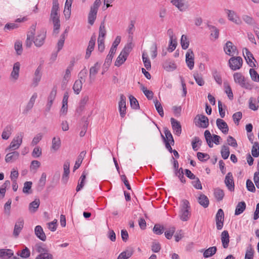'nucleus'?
<instances>
[{
  "label": "nucleus",
  "instance_id": "9",
  "mask_svg": "<svg viewBox=\"0 0 259 259\" xmlns=\"http://www.w3.org/2000/svg\"><path fill=\"white\" fill-rule=\"evenodd\" d=\"M225 11L229 21L237 25H240L242 23L241 19L234 11L225 9Z\"/></svg>",
  "mask_w": 259,
  "mask_h": 259
},
{
  "label": "nucleus",
  "instance_id": "42",
  "mask_svg": "<svg viewBox=\"0 0 259 259\" xmlns=\"http://www.w3.org/2000/svg\"><path fill=\"white\" fill-rule=\"evenodd\" d=\"M164 69L167 71H172L174 70L177 66L174 62L171 61H166L163 65Z\"/></svg>",
  "mask_w": 259,
  "mask_h": 259
},
{
  "label": "nucleus",
  "instance_id": "18",
  "mask_svg": "<svg viewBox=\"0 0 259 259\" xmlns=\"http://www.w3.org/2000/svg\"><path fill=\"white\" fill-rule=\"evenodd\" d=\"M96 35L95 34L93 35L90 39V40L89 41V45L88 46V48L87 49L86 51V54H85V58L88 59L92 52V51L94 49V47L95 45V41H96Z\"/></svg>",
  "mask_w": 259,
  "mask_h": 259
},
{
  "label": "nucleus",
  "instance_id": "22",
  "mask_svg": "<svg viewBox=\"0 0 259 259\" xmlns=\"http://www.w3.org/2000/svg\"><path fill=\"white\" fill-rule=\"evenodd\" d=\"M20 64L19 62H16L14 64L13 70L11 73V79L15 81L17 80L19 76Z\"/></svg>",
  "mask_w": 259,
  "mask_h": 259
},
{
  "label": "nucleus",
  "instance_id": "50",
  "mask_svg": "<svg viewBox=\"0 0 259 259\" xmlns=\"http://www.w3.org/2000/svg\"><path fill=\"white\" fill-rule=\"evenodd\" d=\"M47 175L45 172L41 174V177L39 180L37 189L39 190H41L45 186L46 182Z\"/></svg>",
  "mask_w": 259,
  "mask_h": 259
},
{
  "label": "nucleus",
  "instance_id": "45",
  "mask_svg": "<svg viewBox=\"0 0 259 259\" xmlns=\"http://www.w3.org/2000/svg\"><path fill=\"white\" fill-rule=\"evenodd\" d=\"M72 70V66H69L66 69L65 73L64 75L62 83L63 84H66L70 78L71 71Z\"/></svg>",
  "mask_w": 259,
  "mask_h": 259
},
{
  "label": "nucleus",
  "instance_id": "25",
  "mask_svg": "<svg viewBox=\"0 0 259 259\" xmlns=\"http://www.w3.org/2000/svg\"><path fill=\"white\" fill-rule=\"evenodd\" d=\"M221 239L222 243V245L224 248H227L229 246L230 242L229 235L227 231H223L221 235Z\"/></svg>",
  "mask_w": 259,
  "mask_h": 259
},
{
  "label": "nucleus",
  "instance_id": "64",
  "mask_svg": "<svg viewBox=\"0 0 259 259\" xmlns=\"http://www.w3.org/2000/svg\"><path fill=\"white\" fill-rule=\"evenodd\" d=\"M177 45V42L176 38L170 39L168 51L170 52H172L176 48Z\"/></svg>",
  "mask_w": 259,
  "mask_h": 259
},
{
  "label": "nucleus",
  "instance_id": "16",
  "mask_svg": "<svg viewBox=\"0 0 259 259\" xmlns=\"http://www.w3.org/2000/svg\"><path fill=\"white\" fill-rule=\"evenodd\" d=\"M186 62L190 69H192L194 65V55L192 50L189 49L186 54Z\"/></svg>",
  "mask_w": 259,
  "mask_h": 259
},
{
  "label": "nucleus",
  "instance_id": "29",
  "mask_svg": "<svg viewBox=\"0 0 259 259\" xmlns=\"http://www.w3.org/2000/svg\"><path fill=\"white\" fill-rule=\"evenodd\" d=\"M34 232L37 237L41 241H45L46 240V236L40 226L38 225L35 227Z\"/></svg>",
  "mask_w": 259,
  "mask_h": 259
},
{
  "label": "nucleus",
  "instance_id": "36",
  "mask_svg": "<svg viewBox=\"0 0 259 259\" xmlns=\"http://www.w3.org/2000/svg\"><path fill=\"white\" fill-rule=\"evenodd\" d=\"M13 255V252L9 249H0V257L8 258Z\"/></svg>",
  "mask_w": 259,
  "mask_h": 259
},
{
  "label": "nucleus",
  "instance_id": "51",
  "mask_svg": "<svg viewBox=\"0 0 259 259\" xmlns=\"http://www.w3.org/2000/svg\"><path fill=\"white\" fill-rule=\"evenodd\" d=\"M221 155L223 159H226L228 158L230 154L229 148L226 145H223L221 149Z\"/></svg>",
  "mask_w": 259,
  "mask_h": 259
},
{
  "label": "nucleus",
  "instance_id": "54",
  "mask_svg": "<svg viewBox=\"0 0 259 259\" xmlns=\"http://www.w3.org/2000/svg\"><path fill=\"white\" fill-rule=\"evenodd\" d=\"M17 254L22 258H28L30 255V251L27 247H25L20 252H18Z\"/></svg>",
  "mask_w": 259,
  "mask_h": 259
},
{
  "label": "nucleus",
  "instance_id": "30",
  "mask_svg": "<svg viewBox=\"0 0 259 259\" xmlns=\"http://www.w3.org/2000/svg\"><path fill=\"white\" fill-rule=\"evenodd\" d=\"M19 153L17 151H14L12 152L8 153L5 157L6 162H10L16 161L19 157Z\"/></svg>",
  "mask_w": 259,
  "mask_h": 259
},
{
  "label": "nucleus",
  "instance_id": "31",
  "mask_svg": "<svg viewBox=\"0 0 259 259\" xmlns=\"http://www.w3.org/2000/svg\"><path fill=\"white\" fill-rule=\"evenodd\" d=\"M134 251V249L133 248H128L125 251L122 252L118 255L117 259H128L133 254Z\"/></svg>",
  "mask_w": 259,
  "mask_h": 259
},
{
  "label": "nucleus",
  "instance_id": "26",
  "mask_svg": "<svg viewBox=\"0 0 259 259\" xmlns=\"http://www.w3.org/2000/svg\"><path fill=\"white\" fill-rule=\"evenodd\" d=\"M245 55H244V57L247 64L251 67H255L256 65L254 62L253 61V60H254L255 62L256 61L254 59L252 54L248 51V49L245 48Z\"/></svg>",
  "mask_w": 259,
  "mask_h": 259
},
{
  "label": "nucleus",
  "instance_id": "48",
  "mask_svg": "<svg viewBox=\"0 0 259 259\" xmlns=\"http://www.w3.org/2000/svg\"><path fill=\"white\" fill-rule=\"evenodd\" d=\"M208 27L211 31L210 36L214 37V39L219 37V30L214 26L208 25Z\"/></svg>",
  "mask_w": 259,
  "mask_h": 259
},
{
  "label": "nucleus",
  "instance_id": "8",
  "mask_svg": "<svg viewBox=\"0 0 259 259\" xmlns=\"http://www.w3.org/2000/svg\"><path fill=\"white\" fill-rule=\"evenodd\" d=\"M195 125L200 127L206 128L209 125L208 118L204 115L198 114L194 120Z\"/></svg>",
  "mask_w": 259,
  "mask_h": 259
},
{
  "label": "nucleus",
  "instance_id": "1",
  "mask_svg": "<svg viewBox=\"0 0 259 259\" xmlns=\"http://www.w3.org/2000/svg\"><path fill=\"white\" fill-rule=\"evenodd\" d=\"M49 21L53 25V33L56 35L58 34L60 28V10L58 0L52 1V7Z\"/></svg>",
  "mask_w": 259,
  "mask_h": 259
},
{
  "label": "nucleus",
  "instance_id": "60",
  "mask_svg": "<svg viewBox=\"0 0 259 259\" xmlns=\"http://www.w3.org/2000/svg\"><path fill=\"white\" fill-rule=\"evenodd\" d=\"M251 154L254 157H257L259 155V144L258 142H255L251 149Z\"/></svg>",
  "mask_w": 259,
  "mask_h": 259
},
{
  "label": "nucleus",
  "instance_id": "27",
  "mask_svg": "<svg viewBox=\"0 0 259 259\" xmlns=\"http://www.w3.org/2000/svg\"><path fill=\"white\" fill-rule=\"evenodd\" d=\"M170 3L180 11H184L187 8L185 0H171Z\"/></svg>",
  "mask_w": 259,
  "mask_h": 259
},
{
  "label": "nucleus",
  "instance_id": "34",
  "mask_svg": "<svg viewBox=\"0 0 259 259\" xmlns=\"http://www.w3.org/2000/svg\"><path fill=\"white\" fill-rule=\"evenodd\" d=\"M138 84L140 85V89L142 91L147 99L149 100L152 99L153 96V93L151 91L147 90V88L140 82H138Z\"/></svg>",
  "mask_w": 259,
  "mask_h": 259
},
{
  "label": "nucleus",
  "instance_id": "56",
  "mask_svg": "<svg viewBox=\"0 0 259 259\" xmlns=\"http://www.w3.org/2000/svg\"><path fill=\"white\" fill-rule=\"evenodd\" d=\"M201 143L202 141H201V140L198 137H195L192 142V146L193 149L194 151H197L198 150V145L200 146L201 145Z\"/></svg>",
  "mask_w": 259,
  "mask_h": 259
},
{
  "label": "nucleus",
  "instance_id": "52",
  "mask_svg": "<svg viewBox=\"0 0 259 259\" xmlns=\"http://www.w3.org/2000/svg\"><path fill=\"white\" fill-rule=\"evenodd\" d=\"M193 76L195 81L199 86H202L204 84V81L201 75L199 74L198 72H195Z\"/></svg>",
  "mask_w": 259,
  "mask_h": 259
},
{
  "label": "nucleus",
  "instance_id": "5",
  "mask_svg": "<svg viewBox=\"0 0 259 259\" xmlns=\"http://www.w3.org/2000/svg\"><path fill=\"white\" fill-rule=\"evenodd\" d=\"M24 133L20 132L14 137L10 145L6 149V151L16 150L20 147L22 143Z\"/></svg>",
  "mask_w": 259,
  "mask_h": 259
},
{
  "label": "nucleus",
  "instance_id": "32",
  "mask_svg": "<svg viewBox=\"0 0 259 259\" xmlns=\"http://www.w3.org/2000/svg\"><path fill=\"white\" fill-rule=\"evenodd\" d=\"M70 163L69 162L66 161L63 166L64 173L62 178V181L64 183H66L68 180V175L70 172L69 170Z\"/></svg>",
  "mask_w": 259,
  "mask_h": 259
},
{
  "label": "nucleus",
  "instance_id": "61",
  "mask_svg": "<svg viewBox=\"0 0 259 259\" xmlns=\"http://www.w3.org/2000/svg\"><path fill=\"white\" fill-rule=\"evenodd\" d=\"M249 74L251 79L255 82H259V74L252 68L250 69Z\"/></svg>",
  "mask_w": 259,
  "mask_h": 259
},
{
  "label": "nucleus",
  "instance_id": "3",
  "mask_svg": "<svg viewBox=\"0 0 259 259\" xmlns=\"http://www.w3.org/2000/svg\"><path fill=\"white\" fill-rule=\"evenodd\" d=\"M87 74L88 70L86 69H83L79 73V79L75 81L73 86L74 92L76 95L79 94L80 92L82 87V83L85 81V77Z\"/></svg>",
  "mask_w": 259,
  "mask_h": 259
},
{
  "label": "nucleus",
  "instance_id": "6",
  "mask_svg": "<svg viewBox=\"0 0 259 259\" xmlns=\"http://www.w3.org/2000/svg\"><path fill=\"white\" fill-rule=\"evenodd\" d=\"M101 4V0H96L91 7L88 15V22L91 25H93L96 19L98 10Z\"/></svg>",
  "mask_w": 259,
  "mask_h": 259
},
{
  "label": "nucleus",
  "instance_id": "24",
  "mask_svg": "<svg viewBox=\"0 0 259 259\" xmlns=\"http://www.w3.org/2000/svg\"><path fill=\"white\" fill-rule=\"evenodd\" d=\"M216 124L218 127L222 131L224 134H228L229 132V127L227 123L223 119L218 118L217 119Z\"/></svg>",
  "mask_w": 259,
  "mask_h": 259
},
{
  "label": "nucleus",
  "instance_id": "49",
  "mask_svg": "<svg viewBox=\"0 0 259 259\" xmlns=\"http://www.w3.org/2000/svg\"><path fill=\"white\" fill-rule=\"evenodd\" d=\"M154 103L157 111L159 115L163 117L164 116V112L161 103L156 99L154 100Z\"/></svg>",
  "mask_w": 259,
  "mask_h": 259
},
{
  "label": "nucleus",
  "instance_id": "20",
  "mask_svg": "<svg viewBox=\"0 0 259 259\" xmlns=\"http://www.w3.org/2000/svg\"><path fill=\"white\" fill-rule=\"evenodd\" d=\"M24 223V220L22 218H19L17 221L13 231V235L15 237H17L19 235L23 228Z\"/></svg>",
  "mask_w": 259,
  "mask_h": 259
},
{
  "label": "nucleus",
  "instance_id": "37",
  "mask_svg": "<svg viewBox=\"0 0 259 259\" xmlns=\"http://www.w3.org/2000/svg\"><path fill=\"white\" fill-rule=\"evenodd\" d=\"M106 34V30L105 29V26L104 21L101 22L100 27H99V36L98 39H102L104 40V37Z\"/></svg>",
  "mask_w": 259,
  "mask_h": 259
},
{
  "label": "nucleus",
  "instance_id": "46",
  "mask_svg": "<svg viewBox=\"0 0 259 259\" xmlns=\"http://www.w3.org/2000/svg\"><path fill=\"white\" fill-rule=\"evenodd\" d=\"M34 249L39 254L44 252H48V249L45 247V245L42 243H37L34 247Z\"/></svg>",
  "mask_w": 259,
  "mask_h": 259
},
{
  "label": "nucleus",
  "instance_id": "58",
  "mask_svg": "<svg viewBox=\"0 0 259 259\" xmlns=\"http://www.w3.org/2000/svg\"><path fill=\"white\" fill-rule=\"evenodd\" d=\"M131 106L132 108L137 109L139 108V104L137 100L133 96L129 97Z\"/></svg>",
  "mask_w": 259,
  "mask_h": 259
},
{
  "label": "nucleus",
  "instance_id": "62",
  "mask_svg": "<svg viewBox=\"0 0 259 259\" xmlns=\"http://www.w3.org/2000/svg\"><path fill=\"white\" fill-rule=\"evenodd\" d=\"M153 231L155 234L161 235L164 232V227L159 224H155L153 229Z\"/></svg>",
  "mask_w": 259,
  "mask_h": 259
},
{
  "label": "nucleus",
  "instance_id": "57",
  "mask_svg": "<svg viewBox=\"0 0 259 259\" xmlns=\"http://www.w3.org/2000/svg\"><path fill=\"white\" fill-rule=\"evenodd\" d=\"M15 50L17 55H20L22 53V43L20 40H17L15 43Z\"/></svg>",
  "mask_w": 259,
  "mask_h": 259
},
{
  "label": "nucleus",
  "instance_id": "21",
  "mask_svg": "<svg viewBox=\"0 0 259 259\" xmlns=\"http://www.w3.org/2000/svg\"><path fill=\"white\" fill-rule=\"evenodd\" d=\"M170 122L175 134L177 136H180L182 132L180 122L174 118H171Z\"/></svg>",
  "mask_w": 259,
  "mask_h": 259
},
{
  "label": "nucleus",
  "instance_id": "10",
  "mask_svg": "<svg viewBox=\"0 0 259 259\" xmlns=\"http://www.w3.org/2000/svg\"><path fill=\"white\" fill-rule=\"evenodd\" d=\"M204 137L206 140V141L209 146V147H212L213 144L211 143V139L212 138V141L216 144H219V141L221 139V137L217 135H213L212 137L210 133V132L208 130H206L204 132Z\"/></svg>",
  "mask_w": 259,
  "mask_h": 259
},
{
  "label": "nucleus",
  "instance_id": "17",
  "mask_svg": "<svg viewBox=\"0 0 259 259\" xmlns=\"http://www.w3.org/2000/svg\"><path fill=\"white\" fill-rule=\"evenodd\" d=\"M100 65L98 62L96 63L95 65L90 68L89 75L90 84H92L94 81L96 75L98 73Z\"/></svg>",
  "mask_w": 259,
  "mask_h": 259
},
{
  "label": "nucleus",
  "instance_id": "19",
  "mask_svg": "<svg viewBox=\"0 0 259 259\" xmlns=\"http://www.w3.org/2000/svg\"><path fill=\"white\" fill-rule=\"evenodd\" d=\"M225 183L230 191H233L234 190V180L231 172H228L226 176Z\"/></svg>",
  "mask_w": 259,
  "mask_h": 259
},
{
  "label": "nucleus",
  "instance_id": "63",
  "mask_svg": "<svg viewBox=\"0 0 259 259\" xmlns=\"http://www.w3.org/2000/svg\"><path fill=\"white\" fill-rule=\"evenodd\" d=\"M35 259H53V256L49 252H44L38 255Z\"/></svg>",
  "mask_w": 259,
  "mask_h": 259
},
{
  "label": "nucleus",
  "instance_id": "14",
  "mask_svg": "<svg viewBox=\"0 0 259 259\" xmlns=\"http://www.w3.org/2000/svg\"><path fill=\"white\" fill-rule=\"evenodd\" d=\"M224 220V213L222 209L218 210L215 215V221L217 228L218 230H221L223 227Z\"/></svg>",
  "mask_w": 259,
  "mask_h": 259
},
{
  "label": "nucleus",
  "instance_id": "41",
  "mask_svg": "<svg viewBox=\"0 0 259 259\" xmlns=\"http://www.w3.org/2000/svg\"><path fill=\"white\" fill-rule=\"evenodd\" d=\"M142 59L145 67L147 70L151 69V62L148 58V55L147 52H143L142 54Z\"/></svg>",
  "mask_w": 259,
  "mask_h": 259
},
{
  "label": "nucleus",
  "instance_id": "15",
  "mask_svg": "<svg viewBox=\"0 0 259 259\" xmlns=\"http://www.w3.org/2000/svg\"><path fill=\"white\" fill-rule=\"evenodd\" d=\"M126 98L123 95H120V101L118 103V109L120 115L124 117L126 114Z\"/></svg>",
  "mask_w": 259,
  "mask_h": 259
},
{
  "label": "nucleus",
  "instance_id": "35",
  "mask_svg": "<svg viewBox=\"0 0 259 259\" xmlns=\"http://www.w3.org/2000/svg\"><path fill=\"white\" fill-rule=\"evenodd\" d=\"M199 203L204 208L208 206L209 202L208 198L204 194H200L198 197Z\"/></svg>",
  "mask_w": 259,
  "mask_h": 259
},
{
  "label": "nucleus",
  "instance_id": "4",
  "mask_svg": "<svg viewBox=\"0 0 259 259\" xmlns=\"http://www.w3.org/2000/svg\"><path fill=\"white\" fill-rule=\"evenodd\" d=\"M190 209V206L189 201L186 199L183 200L179 215L182 221H187L189 220L191 215Z\"/></svg>",
  "mask_w": 259,
  "mask_h": 259
},
{
  "label": "nucleus",
  "instance_id": "40",
  "mask_svg": "<svg viewBox=\"0 0 259 259\" xmlns=\"http://www.w3.org/2000/svg\"><path fill=\"white\" fill-rule=\"evenodd\" d=\"M214 196L217 201H220L223 200L225 194L223 190L218 188L214 190Z\"/></svg>",
  "mask_w": 259,
  "mask_h": 259
},
{
  "label": "nucleus",
  "instance_id": "13",
  "mask_svg": "<svg viewBox=\"0 0 259 259\" xmlns=\"http://www.w3.org/2000/svg\"><path fill=\"white\" fill-rule=\"evenodd\" d=\"M46 37V32L43 30H40L37 32L36 36L34 38L33 42L37 47H40L44 42Z\"/></svg>",
  "mask_w": 259,
  "mask_h": 259
},
{
  "label": "nucleus",
  "instance_id": "43",
  "mask_svg": "<svg viewBox=\"0 0 259 259\" xmlns=\"http://www.w3.org/2000/svg\"><path fill=\"white\" fill-rule=\"evenodd\" d=\"M40 201L38 199H35L29 205V209L31 212H35L39 207Z\"/></svg>",
  "mask_w": 259,
  "mask_h": 259
},
{
  "label": "nucleus",
  "instance_id": "33",
  "mask_svg": "<svg viewBox=\"0 0 259 259\" xmlns=\"http://www.w3.org/2000/svg\"><path fill=\"white\" fill-rule=\"evenodd\" d=\"M61 146V140L58 137H55L52 139L51 149L54 152L57 151Z\"/></svg>",
  "mask_w": 259,
  "mask_h": 259
},
{
  "label": "nucleus",
  "instance_id": "7",
  "mask_svg": "<svg viewBox=\"0 0 259 259\" xmlns=\"http://www.w3.org/2000/svg\"><path fill=\"white\" fill-rule=\"evenodd\" d=\"M234 81L239 84L241 87L246 89H251V85L246 81L244 76L240 72H236L233 75Z\"/></svg>",
  "mask_w": 259,
  "mask_h": 259
},
{
  "label": "nucleus",
  "instance_id": "44",
  "mask_svg": "<svg viewBox=\"0 0 259 259\" xmlns=\"http://www.w3.org/2000/svg\"><path fill=\"white\" fill-rule=\"evenodd\" d=\"M217 250V249L215 246L210 247L204 251L203 256L205 258L211 256L216 253Z\"/></svg>",
  "mask_w": 259,
  "mask_h": 259
},
{
  "label": "nucleus",
  "instance_id": "38",
  "mask_svg": "<svg viewBox=\"0 0 259 259\" xmlns=\"http://www.w3.org/2000/svg\"><path fill=\"white\" fill-rule=\"evenodd\" d=\"M85 154H86V152L85 151H82L79 155L78 156V158L77 159V160L75 162V163L74 165V167H73V171H75V170H76L77 169H78L81 163H82V160L84 157V156L85 155Z\"/></svg>",
  "mask_w": 259,
  "mask_h": 259
},
{
  "label": "nucleus",
  "instance_id": "28",
  "mask_svg": "<svg viewBox=\"0 0 259 259\" xmlns=\"http://www.w3.org/2000/svg\"><path fill=\"white\" fill-rule=\"evenodd\" d=\"M13 131V126L11 125H7L4 129L2 134V138L4 140H8L11 136Z\"/></svg>",
  "mask_w": 259,
  "mask_h": 259
},
{
  "label": "nucleus",
  "instance_id": "23",
  "mask_svg": "<svg viewBox=\"0 0 259 259\" xmlns=\"http://www.w3.org/2000/svg\"><path fill=\"white\" fill-rule=\"evenodd\" d=\"M224 49L225 53L230 56L234 55L236 51V47L230 41L226 42Z\"/></svg>",
  "mask_w": 259,
  "mask_h": 259
},
{
  "label": "nucleus",
  "instance_id": "2",
  "mask_svg": "<svg viewBox=\"0 0 259 259\" xmlns=\"http://www.w3.org/2000/svg\"><path fill=\"white\" fill-rule=\"evenodd\" d=\"M132 49L133 44L131 42L128 43L125 46L116 59L115 62V65L116 66H120L125 61L130 53L132 50Z\"/></svg>",
  "mask_w": 259,
  "mask_h": 259
},
{
  "label": "nucleus",
  "instance_id": "12",
  "mask_svg": "<svg viewBox=\"0 0 259 259\" xmlns=\"http://www.w3.org/2000/svg\"><path fill=\"white\" fill-rule=\"evenodd\" d=\"M230 67L233 70L240 69L242 65V59L240 57H232L229 61Z\"/></svg>",
  "mask_w": 259,
  "mask_h": 259
},
{
  "label": "nucleus",
  "instance_id": "39",
  "mask_svg": "<svg viewBox=\"0 0 259 259\" xmlns=\"http://www.w3.org/2000/svg\"><path fill=\"white\" fill-rule=\"evenodd\" d=\"M246 208V204L244 201L240 202L236 206L235 214L239 215L242 213Z\"/></svg>",
  "mask_w": 259,
  "mask_h": 259
},
{
  "label": "nucleus",
  "instance_id": "59",
  "mask_svg": "<svg viewBox=\"0 0 259 259\" xmlns=\"http://www.w3.org/2000/svg\"><path fill=\"white\" fill-rule=\"evenodd\" d=\"M181 45L183 49H187L189 45V41L188 40L187 36L182 35L181 39Z\"/></svg>",
  "mask_w": 259,
  "mask_h": 259
},
{
  "label": "nucleus",
  "instance_id": "11",
  "mask_svg": "<svg viewBox=\"0 0 259 259\" xmlns=\"http://www.w3.org/2000/svg\"><path fill=\"white\" fill-rule=\"evenodd\" d=\"M36 24H33L30 28L27 34V38L25 42V46L27 48H30L34 40V36L35 33Z\"/></svg>",
  "mask_w": 259,
  "mask_h": 259
},
{
  "label": "nucleus",
  "instance_id": "55",
  "mask_svg": "<svg viewBox=\"0 0 259 259\" xmlns=\"http://www.w3.org/2000/svg\"><path fill=\"white\" fill-rule=\"evenodd\" d=\"M116 50L111 48L109 53V54L107 55L106 60L105 63L107 65H110L111 63L112 58L116 52Z\"/></svg>",
  "mask_w": 259,
  "mask_h": 259
},
{
  "label": "nucleus",
  "instance_id": "47",
  "mask_svg": "<svg viewBox=\"0 0 259 259\" xmlns=\"http://www.w3.org/2000/svg\"><path fill=\"white\" fill-rule=\"evenodd\" d=\"M86 175L87 173L85 172V171H84L80 178L79 182L76 187V190L77 192L80 191L84 186V183L86 178Z\"/></svg>",
  "mask_w": 259,
  "mask_h": 259
},
{
  "label": "nucleus",
  "instance_id": "53",
  "mask_svg": "<svg viewBox=\"0 0 259 259\" xmlns=\"http://www.w3.org/2000/svg\"><path fill=\"white\" fill-rule=\"evenodd\" d=\"M254 254V250L251 245H249L246 250L244 259H253Z\"/></svg>",
  "mask_w": 259,
  "mask_h": 259
}]
</instances>
